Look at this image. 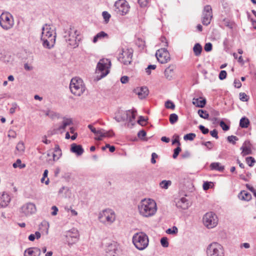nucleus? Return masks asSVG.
Listing matches in <instances>:
<instances>
[{
	"label": "nucleus",
	"mask_w": 256,
	"mask_h": 256,
	"mask_svg": "<svg viewBox=\"0 0 256 256\" xmlns=\"http://www.w3.org/2000/svg\"><path fill=\"white\" fill-rule=\"evenodd\" d=\"M138 208L140 215L146 218L154 216L157 210L156 202L150 198L142 200L138 204Z\"/></svg>",
	"instance_id": "f257e3e1"
},
{
	"label": "nucleus",
	"mask_w": 256,
	"mask_h": 256,
	"mask_svg": "<svg viewBox=\"0 0 256 256\" xmlns=\"http://www.w3.org/2000/svg\"><path fill=\"white\" fill-rule=\"evenodd\" d=\"M98 220L104 224L110 226L116 221V214L112 209L106 208L99 212Z\"/></svg>",
	"instance_id": "f03ea898"
},
{
	"label": "nucleus",
	"mask_w": 256,
	"mask_h": 256,
	"mask_svg": "<svg viewBox=\"0 0 256 256\" xmlns=\"http://www.w3.org/2000/svg\"><path fill=\"white\" fill-rule=\"evenodd\" d=\"M70 88L72 94L80 96L84 92L86 86L82 79L76 77L71 80Z\"/></svg>",
	"instance_id": "7ed1b4c3"
},
{
	"label": "nucleus",
	"mask_w": 256,
	"mask_h": 256,
	"mask_svg": "<svg viewBox=\"0 0 256 256\" xmlns=\"http://www.w3.org/2000/svg\"><path fill=\"white\" fill-rule=\"evenodd\" d=\"M148 236L142 232H137L132 236V242L136 248L142 250H144L148 245Z\"/></svg>",
	"instance_id": "20e7f679"
},
{
	"label": "nucleus",
	"mask_w": 256,
	"mask_h": 256,
	"mask_svg": "<svg viewBox=\"0 0 256 256\" xmlns=\"http://www.w3.org/2000/svg\"><path fill=\"white\" fill-rule=\"evenodd\" d=\"M111 66V62L109 59L108 58H102L100 60L99 62L97 64L96 72L97 74H100V76H98L97 80L106 76L108 73V69Z\"/></svg>",
	"instance_id": "39448f33"
},
{
	"label": "nucleus",
	"mask_w": 256,
	"mask_h": 256,
	"mask_svg": "<svg viewBox=\"0 0 256 256\" xmlns=\"http://www.w3.org/2000/svg\"><path fill=\"white\" fill-rule=\"evenodd\" d=\"M64 37L68 44L73 48H76L78 44L77 42L78 32L74 28H70L68 31L64 32Z\"/></svg>",
	"instance_id": "423d86ee"
},
{
	"label": "nucleus",
	"mask_w": 256,
	"mask_h": 256,
	"mask_svg": "<svg viewBox=\"0 0 256 256\" xmlns=\"http://www.w3.org/2000/svg\"><path fill=\"white\" fill-rule=\"evenodd\" d=\"M207 256H224L223 246L218 242H212L206 248Z\"/></svg>",
	"instance_id": "0eeeda50"
},
{
	"label": "nucleus",
	"mask_w": 256,
	"mask_h": 256,
	"mask_svg": "<svg viewBox=\"0 0 256 256\" xmlns=\"http://www.w3.org/2000/svg\"><path fill=\"white\" fill-rule=\"evenodd\" d=\"M130 8L128 2L124 0H117L114 6V11L120 16L126 14L129 12Z\"/></svg>",
	"instance_id": "6e6552de"
},
{
	"label": "nucleus",
	"mask_w": 256,
	"mask_h": 256,
	"mask_svg": "<svg viewBox=\"0 0 256 256\" xmlns=\"http://www.w3.org/2000/svg\"><path fill=\"white\" fill-rule=\"evenodd\" d=\"M203 223L208 228L216 227L218 223L217 216L213 212L206 213L203 217Z\"/></svg>",
	"instance_id": "1a4fd4ad"
},
{
	"label": "nucleus",
	"mask_w": 256,
	"mask_h": 256,
	"mask_svg": "<svg viewBox=\"0 0 256 256\" xmlns=\"http://www.w3.org/2000/svg\"><path fill=\"white\" fill-rule=\"evenodd\" d=\"M12 16L8 12H3L0 16V25L6 30L11 28L14 26Z\"/></svg>",
	"instance_id": "9d476101"
},
{
	"label": "nucleus",
	"mask_w": 256,
	"mask_h": 256,
	"mask_svg": "<svg viewBox=\"0 0 256 256\" xmlns=\"http://www.w3.org/2000/svg\"><path fill=\"white\" fill-rule=\"evenodd\" d=\"M36 211V205L32 202H27L20 208V212L22 216H28L34 214Z\"/></svg>",
	"instance_id": "9b49d317"
},
{
	"label": "nucleus",
	"mask_w": 256,
	"mask_h": 256,
	"mask_svg": "<svg viewBox=\"0 0 256 256\" xmlns=\"http://www.w3.org/2000/svg\"><path fill=\"white\" fill-rule=\"evenodd\" d=\"M122 53L119 56L118 60L125 65L130 64L132 60V50L128 48L122 49Z\"/></svg>",
	"instance_id": "f8f14e48"
},
{
	"label": "nucleus",
	"mask_w": 256,
	"mask_h": 256,
	"mask_svg": "<svg viewBox=\"0 0 256 256\" xmlns=\"http://www.w3.org/2000/svg\"><path fill=\"white\" fill-rule=\"evenodd\" d=\"M156 56L158 60L161 64H166L170 60V54L166 48L158 50Z\"/></svg>",
	"instance_id": "ddd939ff"
},
{
	"label": "nucleus",
	"mask_w": 256,
	"mask_h": 256,
	"mask_svg": "<svg viewBox=\"0 0 256 256\" xmlns=\"http://www.w3.org/2000/svg\"><path fill=\"white\" fill-rule=\"evenodd\" d=\"M212 18V8L210 5H206L204 7L202 12V24L204 26H208L210 24Z\"/></svg>",
	"instance_id": "4468645a"
},
{
	"label": "nucleus",
	"mask_w": 256,
	"mask_h": 256,
	"mask_svg": "<svg viewBox=\"0 0 256 256\" xmlns=\"http://www.w3.org/2000/svg\"><path fill=\"white\" fill-rule=\"evenodd\" d=\"M42 34L41 39H44V38H47L50 40V42H52L53 40H54L55 36H52V31L51 30V28L50 25H48L46 24L42 28Z\"/></svg>",
	"instance_id": "2eb2a0df"
},
{
	"label": "nucleus",
	"mask_w": 256,
	"mask_h": 256,
	"mask_svg": "<svg viewBox=\"0 0 256 256\" xmlns=\"http://www.w3.org/2000/svg\"><path fill=\"white\" fill-rule=\"evenodd\" d=\"M252 144L249 140L244 141L242 146L240 148L242 150L241 155L243 156L251 154H252Z\"/></svg>",
	"instance_id": "dca6fc26"
},
{
	"label": "nucleus",
	"mask_w": 256,
	"mask_h": 256,
	"mask_svg": "<svg viewBox=\"0 0 256 256\" xmlns=\"http://www.w3.org/2000/svg\"><path fill=\"white\" fill-rule=\"evenodd\" d=\"M134 92L140 99L145 98L149 94L148 89L146 86L138 87L134 90Z\"/></svg>",
	"instance_id": "f3484780"
},
{
	"label": "nucleus",
	"mask_w": 256,
	"mask_h": 256,
	"mask_svg": "<svg viewBox=\"0 0 256 256\" xmlns=\"http://www.w3.org/2000/svg\"><path fill=\"white\" fill-rule=\"evenodd\" d=\"M130 112L118 110L116 114L114 119L118 122H124L128 120Z\"/></svg>",
	"instance_id": "a211bd4d"
},
{
	"label": "nucleus",
	"mask_w": 256,
	"mask_h": 256,
	"mask_svg": "<svg viewBox=\"0 0 256 256\" xmlns=\"http://www.w3.org/2000/svg\"><path fill=\"white\" fill-rule=\"evenodd\" d=\"M41 250L38 248H30L24 252V256H40Z\"/></svg>",
	"instance_id": "6ab92c4d"
},
{
	"label": "nucleus",
	"mask_w": 256,
	"mask_h": 256,
	"mask_svg": "<svg viewBox=\"0 0 256 256\" xmlns=\"http://www.w3.org/2000/svg\"><path fill=\"white\" fill-rule=\"evenodd\" d=\"M10 200V198L8 194L4 192L0 194V208L6 206Z\"/></svg>",
	"instance_id": "aec40b11"
},
{
	"label": "nucleus",
	"mask_w": 256,
	"mask_h": 256,
	"mask_svg": "<svg viewBox=\"0 0 256 256\" xmlns=\"http://www.w3.org/2000/svg\"><path fill=\"white\" fill-rule=\"evenodd\" d=\"M176 202V206L179 208L186 210L189 206V204L188 200L184 197L178 200Z\"/></svg>",
	"instance_id": "412c9836"
},
{
	"label": "nucleus",
	"mask_w": 256,
	"mask_h": 256,
	"mask_svg": "<svg viewBox=\"0 0 256 256\" xmlns=\"http://www.w3.org/2000/svg\"><path fill=\"white\" fill-rule=\"evenodd\" d=\"M70 151L78 156H81L84 152V150L82 146L75 143L71 144Z\"/></svg>",
	"instance_id": "4be33fe9"
},
{
	"label": "nucleus",
	"mask_w": 256,
	"mask_h": 256,
	"mask_svg": "<svg viewBox=\"0 0 256 256\" xmlns=\"http://www.w3.org/2000/svg\"><path fill=\"white\" fill-rule=\"evenodd\" d=\"M73 122L71 118H68L66 117L63 118V120L62 122V124L58 127V130H64L68 126H70L72 125Z\"/></svg>",
	"instance_id": "5701e85b"
},
{
	"label": "nucleus",
	"mask_w": 256,
	"mask_h": 256,
	"mask_svg": "<svg viewBox=\"0 0 256 256\" xmlns=\"http://www.w3.org/2000/svg\"><path fill=\"white\" fill-rule=\"evenodd\" d=\"M174 66H170L164 71V76L168 80H171L173 78Z\"/></svg>",
	"instance_id": "b1692460"
},
{
	"label": "nucleus",
	"mask_w": 256,
	"mask_h": 256,
	"mask_svg": "<svg viewBox=\"0 0 256 256\" xmlns=\"http://www.w3.org/2000/svg\"><path fill=\"white\" fill-rule=\"evenodd\" d=\"M104 38H108V34L104 32L101 31L98 33L94 37L92 40L94 43H96L98 40H101Z\"/></svg>",
	"instance_id": "393cba45"
},
{
	"label": "nucleus",
	"mask_w": 256,
	"mask_h": 256,
	"mask_svg": "<svg viewBox=\"0 0 256 256\" xmlns=\"http://www.w3.org/2000/svg\"><path fill=\"white\" fill-rule=\"evenodd\" d=\"M192 104L197 107L204 108L206 104V100L205 99L199 100L198 98H194L192 100Z\"/></svg>",
	"instance_id": "a878e982"
},
{
	"label": "nucleus",
	"mask_w": 256,
	"mask_h": 256,
	"mask_svg": "<svg viewBox=\"0 0 256 256\" xmlns=\"http://www.w3.org/2000/svg\"><path fill=\"white\" fill-rule=\"evenodd\" d=\"M222 24L224 26H226L230 30H232L234 26L235 25V24L234 22L228 18H224L222 20Z\"/></svg>",
	"instance_id": "bb28decb"
},
{
	"label": "nucleus",
	"mask_w": 256,
	"mask_h": 256,
	"mask_svg": "<svg viewBox=\"0 0 256 256\" xmlns=\"http://www.w3.org/2000/svg\"><path fill=\"white\" fill-rule=\"evenodd\" d=\"M210 168L212 170H216L219 172H223L224 167L222 166L220 162H212L210 165Z\"/></svg>",
	"instance_id": "cd10ccee"
},
{
	"label": "nucleus",
	"mask_w": 256,
	"mask_h": 256,
	"mask_svg": "<svg viewBox=\"0 0 256 256\" xmlns=\"http://www.w3.org/2000/svg\"><path fill=\"white\" fill-rule=\"evenodd\" d=\"M250 125V120L246 117L242 118L240 121V126L242 128H248Z\"/></svg>",
	"instance_id": "c85d7f7f"
},
{
	"label": "nucleus",
	"mask_w": 256,
	"mask_h": 256,
	"mask_svg": "<svg viewBox=\"0 0 256 256\" xmlns=\"http://www.w3.org/2000/svg\"><path fill=\"white\" fill-rule=\"evenodd\" d=\"M240 196H239V198L242 200L249 201L252 198L251 194L244 190L240 192Z\"/></svg>",
	"instance_id": "c756f323"
},
{
	"label": "nucleus",
	"mask_w": 256,
	"mask_h": 256,
	"mask_svg": "<svg viewBox=\"0 0 256 256\" xmlns=\"http://www.w3.org/2000/svg\"><path fill=\"white\" fill-rule=\"evenodd\" d=\"M193 50L194 53V54L196 56H198L201 54L202 50V47L200 44L197 43L195 44V45L194 46Z\"/></svg>",
	"instance_id": "7c9ffc66"
},
{
	"label": "nucleus",
	"mask_w": 256,
	"mask_h": 256,
	"mask_svg": "<svg viewBox=\"0 0 256 256\" xmlns=\"http://www.w3.org/2000/svg\"><path fill=\"white\" fill-rule=\"evenodd\" d=\"M127 112H130V115L128 116V120L129 122L131 123L132 124H133L132 122L134 121L135 118H136V111L134 110H127Z\"/></svg>",
	"instance_id": "2f4dec72"
},
{
	"label": "nucleus",
	"mask_w": 256,
	"mask_h": 256,
	"mask_svg": "<svg viewBox=\"0 0 256 256\" xmlns=\"http://www.w3.org/2000/svg\"><path fill=\"white\" fill-rule=\"evenodd\" d=\"M172 182L170 180H164L160 183V186L164 189H168V186H170Z\"/></svg>",
	"instance_id": "473e14b6"
},
{
	"label": "nucleus",
	"mask_w": 256,
	"mask_h": 256,
	"mask_svg": "<svg viewBox=\"0 0 256 256\" xmlns=\"http://www.w3.org/2000/svg\"><path fill=\"white\" fill-rule=\"evenodd\" d=\"M198 112L200 118L206 120L208 119L209 114L206 110H199Z\"/></svg>",
	"instance_id": "72a5a7b5"
},
{
	"label": "nucleus",
	"mask_w": 256,
	"mask_h": 256,
	"mask_svg": "<svg viewBox=\"0 0 256 256\" xmlns=\"http://www.w3.org/2000/svg\"><path fill=\"white\" fill-rule=\"evenodd\" d=\"M104 130L102 129H100L96 131V134H95V135L97 136L95 138L96 140H102V138H103V134H104Z\"/></svg>",
	"instance_id": "f704fd0d"
},
{
	"label": "nucleus",
	"mask_w": 256,
	"mask_h": 256,
	"mask_svg": "<svg viewBox=\"0 0 256 256\" xmlns=\"http://www.w3.org/2000/svg\"><path fill=\"white\" fill-rule=\"evenodd\" d=\"M246 161L248 166L252 167L256 163V160L252 156H248L246 158Z\"/></svg>",
	"instance_id": "c9c22d12"
},
{
	"label": "nucleus",
	"mask_w": 256,
	"mask_h": 256,
	"mask_svg": "<svg viewBox=\"0 0 256 256\" xmlns=\"http://www.w3.org/2000/svg\"><path fill=\"white\" fill-rule=\"evenodd\" d=\"M178 120V116L176 114H170V122L171 124H175Z\"/></svg>",
	"instance_id": "e433bc0d"
},
{
	"label": "nucleus",
	"mask_w": 256,
	"mask_h": 256,
	"mask_svg": "<svg viewBox=\"0 0 256 256\" xmlns=\"http://www.w3.org/2000/svg\"><path fill=\"white\" fill-rule=\"evenodd\" d=\"M16 149L20 152H23L24 151L25 147L22 142H20L16 146Z\"/></svg>",
	"instance_id": "4c0bfd02"
},
{
	"label": "nucleus",
	"mask_w": 256,
	"mask_h": 256,
	"mask_svg": "<svg viewBox=\"0 0 256 256\" xmlns=\"http://www.w3.org/2000/svg\"><path fill=\"white\" fill-rule=\"evenodd\" d=\"M166 232L169 234H176L178 232V229L176 226H174L172 228H168Z\"/></svg>",
	"instance_id": "58836bf2"
},
{
	"label": "nucleus",
	"mask_w": 256,
	"mask_h": 256,
	"mask_svg": "<svg viewBox=\"0 0 256 256\" xmlns=\"http://www.w3.org/2000/svg\"><path fill=\"white\" fill-rule=\"evenodd\" d=\"M228 141L233 144H236V142L238 141V137L234 136H228L227 138Z\"/></svg>",
	"instance_id": "ea45409f"
},
{
	"label": "nucleus",
	"mask_w": 256,
	"mask_h": 256,
	"mask_svg": "<svg viewBox=\"0 0 256 256\" xmlns=\"http://www.w3.org/2000/svg\"><path fill=\"white\" fill-rule=\"evenodd\" d=\"M165 106L167 108L174 110L175 108V104L171 100H168L165 102Z\"/></svg>",
	"instance_id": "a19ab883"
},
{
	"label": "nucleus",
	"mask_w": 256,
	"mask_h": 256,
	"mask_svg": "<svg viewBox=\"0 0 256 256\" xmlns=\"http://www.w3.org/2000/svg\"><path fill=\"white\" fill-rule=\"evenodd\" d=\"M196 136V135L194 133H190L188 134H186L184 137V140H192Z\"/></svg>",
	"instance_id": "79ce46f5"
},
{
	"label": "nucleus",
	"mask_w": 256,
	"mask_h": 256,
	"mask_svg": "<svg viewBox=\"0 0 256 256\" xmlns=\"http://www.w3.org/2000/svg\"><path fill=\"white\" fill-rule=\"evenodd\" d=\"M160 244L163 247L168 248L169 244L167 238L162 237L160 240Z\"/></svg>",
	"instance_id": "37998d69"
},
{
	"label": "nucleus",
	"mask_w": 256,
	"mask_h": 256,
	"mask_svg": "<svg viewBox=\"0 0 256 256\" xmlns=\"http://www.w3.org/2000/svg\"><path fill=\"white\" fill-rule=\"evenodd\" d=\"M102 16H103L104 21L107 23L110 18V14L107 12L104 11L102 13Z\"/></svg>",
	"instance_id": "c03bdc74"
},
{
	"label": "nucleus",
	"mask_w": 256,
	"mask_h": 256,
	"mask_svg": "<svg viewBox=\"0 0 256 256\" xmlns=\"http://www.w3.org/2000/svg\"><path fill=\"white\" fill-rule=\"evenodd\" d=\"M202 144L206 146L209 150H212L214 146V144L210 141L202 142Z\"/></svg>",
	"instance_id": "a18cd8bd"
},
{
	"label": "nucleus",
	"mask_w": 256,
	"mask_h": 256,
	"mask_svg": "<svg viewBox=\"0 0 256 256\" xmlns=\"http://www.w3.org/2000/svg\"><path fill=\"white\" fill-rule=\"evenodd\" d=\"M43 41V46L44 47L50 48V39H48L47 38H44V39H41Z\"/></svg>",
	"instance_id": "49530a36"
},
{
	"label": "nucleus",
	"mask_w": 256,
	"mask_h": 256,
	"mask_svg": "<svg viewBox=\"0 0 256 256\" xmlns=\"http://www.w3.org/2000/svg\"><path fill=\"white\" fill-rule=\"evenodd\" d=\"M103 137L110 138L114 136V133L112 130L106 131L104 130Z\"/></svg>",
	"instance_id": "de8ad7c7"
},
{
	"label": "nucleus",
	"mask_w": 256,
	"mask_h": 256,
	"mask_svg": "<svg viewBox=\"0 0 256 256\" xmlns=\"http://www.w3.org/2000/svg\"><path fill=\"white\" fill-rule=\"evenodd\" d=\"M240 99L242 102H247L248 100V96L244 92H240L239 94Z\"/></svg>",
	"instance_id": "09e8293b"
},
{
	"label": "nucleus",
	"mask_w": 256,
	"mask_h": 256,
	"mask_svg": "<svg viewBox=\"0 0 256 256\" xmlns=\"http://www.w3.org/2000/svg\"><path fill=\"white\" fill-rule=\"evenodd\" d=\"M227 73L226 70H221L219 74V78L220 80H223L225 79L226 77Z\"/></svg>",
	"instance_id": "8fccbe9b"
},
{
	"label": "nucleus",
	"mask_w": 256,
	"mask_h": 256,
	"mask_svg": "<svg viewBox=\"0 0 256 256\" xmlns=\"http://www.w3.org/2000/svg\"><path fill=\"white\" fill-rule=\"evenodd\" d=\"M220 125L222 129L224 131L228 130L230 129L229 126H228L224 121H221L220 123Z\"/></svg>",
	"instance_id": "3c124183"
},
{
	"label": "nucleus",
	"mask_w": 256,
	"mask_h": 256,
	"mask_svg": "<svg viewBox=\"0 0 256 256\" xmlns=\"http://www.w3.org/2000/svg\"><path fill=\"white\" fill-rule=\"evenodd\" d=\"M181 151V148H180V146H178L176 148H175L174 150V154H173V156H172V157L174 158H176L180 152Z\"/></svg>",
	"instance_id": "603ef678"
},
{
	"label": "nucleus",
	"mask_w": 256,
	"mask_h": 256,
	"mask_svg": "<svg viewBox=\"0 0 256 256\" xmlns=\"http://www.w3.org/2000/svg\"><path fill=\"white\" fill-rule=\"evenodd\" d=\"M198 128L201 130L202 133L204 134H208L209 132V130L208 128H205L202 125H200Z\"/></svg>",
	"instance_id": "864d4df0"
},
{
	"label": "nucleus",
	"mask_w": 256,
	"mask_h": 256,
	"mask_svg": "<svg viewBox=\"0 0 256 256\" xmlns=\"http://www.w3.org/2000/svg\"><path fill=\"white\" fill-rule=\"evenodd\" d=\"M148 1L149 0H138V2L141 7H145L148 5Z\"/></svg>",
	"instance_id": "5fc2aeb1"
},
{
	"label": "nucleus",
	"mask_w": 256,
	"mask_h": 256,
	"mask_svg": "<svg viewBox=\"0 0 256 256\" xmlns=\"http://www.w3.org/2000/svg\"><path fill=\"white\" fill-rule=\"evenodd\" d=\"M212 44L210 42L206 44L204 49L206 52H210L212 50Z\"/></svg>",
	"instance_id": "6e6d98bb"
},
{
	"label": "nucleus",
	"mask_w": 256,
	"mask_h": 256,
	"mask_svg": "<svg viewBox=\"0 0 256 256\" xmlns=\"http://www.w3.org/2000/svg\"><path fill=\"white\" fill-rule=\"evenodd\" d=\"M146 136V132L144 130H141L138 132V136L140 139H144V137Z\"/></svg>",
	"instance_id": "4d7b16f0"
},
{
	"label": "nucleus",
	"mask_w": 256,
	"mask_h": 256,
	"mask_svg": "<svg viewBox=\"0 0 256 256\" xmlns=\"http://www.w3.org/2000/svg\"><path fill=\"white\" fill-rule=\"evenodd\" d=\"M116 245L114 244H110L108 245V248H107V252H110L112 250L114 251V253H115L116 251Z\"/></svg>",
	"instance_id": "13d9d810"
},
{
	"label": "nucleus",
	"mask_w": 256,
	"mask_h": 256,
	"mask_svg": "<svg viewBox=\"0 0 256 256\" xmlns=\"http://www.w3.org/2000/svg\"><path fill=\"white\" fill-rule=\"evenodd\" d=\"M156 68V66L154 65V64L149 65L148 66V67L146 70V72L148 74H150L151 73V72H150V70H151V69L154 70Z\"/></svg>",
	"instance_id": "bf43d9fd"
},
{
	"label": "nucleus",
	"mask_w": 256,
	"mask_h": 256,
	"mask_svg": "<svg viewBox=\"0 0 256 256\" xmlns=\"http://www.w3.org/2000/svg\"><path fill=\"white\" fill-rule=\"evenodd\" d=\"M54 152H56L58 153L59 156L57 158V159H58L60 156L62 155V152H61V150L58 144H56L55 146Z\"/></svg>",
	"instance_id": "052dcab7"
},
{
	"label": "nucleus",
	"mask_w": 256,
	"mask_h": 256,
	"mask_svg": "<svg viewBox=\"0 0 256 256\" xmlns=\"http://www.w3.org/2000/svg\"><path fill=\"white\" fill-rule=\"evenodd\" d=\"M210 134L212 137L216 138V139L218 138V131L216 129L210 131Z\"/></svg>",
	"instance_id": "680f3d73"
},
{
	"label": "nucleus",
	"mask_w": 256,
	"mask_h": 256,
	"mask_svg": "<svg viewBox=\"0 0 256 256\" xmlns=\"http://www.w3.org/2000/svg\"><path fill=\"white\" fill-rule=\"evenodd\" d=\"M8 137H11L12 138H16V132L12 130H10L8 131Z\"/></svg>",
	"instance_id": "e2e57ef3"
},
{
	"label": "nucleus",
	"mask_w": 256,
	"mask_h": 256,
	"mask_svg": "<svg viewBox=\"0 0 256 256\" xmlns=\"http://www.w3.org/2000/svg\"><path fill=\"white\" fill-rule=\"evenodd\" d=\"M158 155L155 152H153L152 154V158H151V162L152 164H154L156 162V160L155 158H158Z\"/></svg>",
	"instance_id": "0e129e2a"
},
{
	"label": "nucleus",
	"mask_w": 256,
	"mask_h": 256,
	"mask_svg": "<svg viewBox=\"0 0 256 256\" xmlns=\"http://www.w3.org/2000/svg\"><path fill=\"white\" fill-rule=\"evenodd\" d=\"M65 210L67 212L70 210L73 216H77L78 215V212L72 209L71 207L70 208H68V207H66Z\"/></svg>",
	"instance_id": "69168bd1"
},
{
	"label": "nucleus",
	"mask_w": 256,
	"mask_h": 256,
	"mask_svg": "<svg viewBox=\"0 0 256 256\" xmlns=\"http://www.w3.org/2000/svg\"><path fill=\"white\" fill-rule=\"evenodd\" d=\"M52 210H53L51 213L52 215L54 216H56L58 212V208L56 206H54L52 207Z\"/></svg>",
	"instance_id": "338daca9"
},
{
	"label": "nucleus",
	"mask_w": 256,
	"mask_h": 256,
	"mask_svg": "<svg viewBox=\"0 0 256 256\" xmlns=\"http://www.w3.org/2000/svg\"><path fill=\"white\" fill-rule=\"evenodd\" d=\"M128 77L127 76H123L120 78V82L122 84H126L128 81Z\"/></svg>",
	"instance_id": "774afa93"
}]
</instances>
